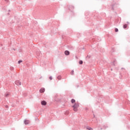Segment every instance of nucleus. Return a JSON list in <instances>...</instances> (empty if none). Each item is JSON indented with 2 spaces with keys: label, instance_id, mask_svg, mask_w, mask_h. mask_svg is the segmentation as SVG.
Segmentation results:
<instances>
[{
  "label": "nucleus",
  "instance_id": "1",
  "mask_svg": "<svg viewBox=\"0 0 130 130\" xmlns=\"http://www.w3.org/2000/svg\"><path fill=\"white\" fill-rule=\"evenodd\" d=\"M15 84L17 86H19L21 85V82L20 81L17 80L15 82Z\"/></svg>",
  "mask_w": 130,
  "mask_h": 130
},
{
  "label": "nucleus",
  "instance_id": "2",
  "mask_svg": "<svg viewBox=\"0 0 130 130\" xmlns=\"http://www.w3.org/2000/svg\"><path fill=\"white\" fill-rule=\"evenodd\" d=\"M24 123L25 124H29L30 123V121L29 120H25Z\"/></svg>",
  "mask_w": 130,
  "mask_h": 130
},
{
  "label": "nucleus",
  "instance_id": "3",
  "mask_svg": "<svg viewBox=\"0 0 130 130\" xmlns=\"http://www.w3.org/2000/svg\"><path fill=\"white\" fill-rule=\"evenodd\" d=\"M65 55H70V51L66 50L64 51Z\"/></svg>",
  "mask_w": 130,
  "mask_h": 130
},
{
  "label": "nucleus",
  "instance_id": "4",
  "mask_svg": "<svg viewBox=\"0 0 130 130\" xmlns=\"http://www.w3.org/2000/svg\"><path fill=\"white\" fill-rule=\"evenodd\" d=\"M73 107L78 108L79 107V104L78 103H75L74 106H73Z\"/></svg>",
  "mask_w": 130,
  "mask_h": 130
},
{
  "label": "nucleus",
  "instance_id": "5",
  "mask_svg": "<svg viewBox=\"0 0 130 130\" xmlns=\"http://www.w3.org/2000/svg\"><path fill=\"white\" fill-rule=\"evenodd\" d=\"M41 104H42V105L45 106V105H46V102L45 101H43L41 102Z\"/></svg>",
  "mask_w": 130,
  "mask_h": 130
},
{
  "label": "nucleus",
  "instance_id": "6",
  "mask_svg": "<svg viewBox=\"0 0 130 130\" xmlns=\"http://www.w3.org/2000/svg\"><path fill=\"white\" fill-rule=\"evenodd\" d=\"M45 91V88H42L40 90V93H43Z\"/></svg>",
  "mask_w": 130,
  "mask_h": 130
},
{
  "label": "nucleus",
  "instance_id": "7",
  "mask_svg": "<svg viewBox=\"0 0 130 130\" xmlns=\"http://www.w3.org/2000/svg\"><path fill=\"white\" fill-rule=\"evenodd\" d=\"M75 102H76V100H75V99H72L71 103L74 104Z\"/></svg>",
  "mask_w": 130,
  "mask_h": 130
},
{
  "label": "nucleus",
  "instance_id": "8",
  "mask_svg": "<svg viewBox=\"0 0 130 130\" xmlns=\"http://www.w3.org/2000/svg\"><path fill=\"white\" fill-rule=\"evenodd\" d=\"M73 110L74 111H78V108H75V107H73Z\"/></svg>",
  "mask_w": 130,
  "mask_h": 130
},
{
  "label": "nucleus",
  "instance_id": "9",
  "mask_svg": "<svg viewBox=\"0 0 130 130\" xmlns=\"http://www.w3.org/2000/svg\"><path fill=\"white\" fill-rule=\"evenodd\" d=\"M111 64H112V66H115V61L112 62L111 63Z\"/></svg>",
  "mask_w": 130,
  "mask_h": 130
},
{
  "label": "nucleus",
  "instance_id": "10",
  "mask_svg": "<svg viewBox=\"0 0 130 130\" xmlns=\"http://www.w3.org/2000/svg\"><path fill=\"white\" fill-rule=\"evenodd\" d=\"M57 79H58V80H61V76H58L57 77Z\"/></svg>",
  "mask_w": 130,
  "mask_h": 130
},
{
  "label": "nucleus",
  "instance_id": "11",
  "mask_svg": "<svg viewBox=\"0 0 130 130\" xmlns=\"http://www.w3.org/2000/svg\"><path fill=\"white\" fill-rule=\"evenodd\" d=\"M123 27L124 29H126V28H127V25L124 24Z\"/></svg>",
  "mask_w": 130,
  "mask_h": 130
},
{
  "label": "nucleus",
  "instance_id": "12",
  "mask_svg": "<svg viewBox=\"0 0 130 130\" xmlns=\"http://www.w3.org/2000/svg\"><path fill=\"white\" fill-rule=\"evenodd\" d=\"M79 64H83V61L82 60L79 61Z\"/></svg>",
  "mask_w": 130,
  "mask_h": 130
},
{
  "label": "nucleus",
  "instance_id": "13",
  "mask_svg": "<svg viewBox=\"0 0 130 130\" xmlns=\"http://www.w3.org/2000/svg\"><path fill=\"white\" fill-rule=\"evenodd\" d=\"M9 95H10L9 93H7L5 94V97H8L9 96Z\"/></svg>",
  "mask_w": 130,
  "mask_h": 130
},
{
  "label": "nucleus",
  "instance_id": "14",
  "mask_svg": "<svg viewBox=\"0 0 130 130\" xmlns=\"http://www.w3.org/2000/svg\"><path fill=\"white\" fill-rule=\"evenodd\" d=\"M103 127H104V129H106V128H107V126L106 125H104L103 126Z\"/></svg>",
  "mask_w": 130,
  "mask_h": 130
},
{
  "label": "nucleus",
  "instance_id": "15",
  "mask_svg": "<svg viewBox=\"0 0 130 130\" xmlns=\"http://www.w3.org/2000/svg\"><path fill=\"white\" fill-rule=\"evenodd\" d=\"M87 129L89 130H93V129L91 127H88V128H87Z\"/></svg>",
  "mask_w": 130,
  "mask_h": 130
},
{
  "label": "nucleus",
  "instance_id": "16",
  "mask_svg": "<svg viewBox=\"0 0 130 130\" xmlns=\"http://www.w3.org/2000/svg\"><path fill=\"white\" fill-rule=\"evenodd\" d=\"M115 32H117V31H118V29L117 28H116L115 29Z\"/></svg>",
  "mask_w": 130,
  "mask_h": 130
},
{
  "label": "nucleus",
  "instance_id": "17",
  "mask_svg": "<svg viewBox=\"0 0 130 130\" xmlns=\"http://www.w3.org/2000/svg\"><path fill=\"white\" fill-rule=\"evenodd\" d=\"M71 75L73 76L74 75V70H73L72 72H71Z\"/></svg>",
  "mask_w": 130,
  "mask_h": 130
},
{
  "label": "nucleus",
  "instance_id": "18",
  "mask_svg": "<svg viewBox=\"0 0 130 130\" xmlns=\"http://www.w3.org/2000/svg\"><path fill=\"white\" fill-rule=\"evenodd\" d=\"M23 61H22V60H19L18 61V63L19 64H20V63H21V62H22Z\"/></svg>",
  "mask_w": 130,
  "mask_h": 130
},
{
  "label": "nucleus",
  "instance_id": "19",
  "mask_svg": "<svg viewBox=\"0 0 130 130\" xmlns=\"http://www.w3.org/2000/svg\"><path fill=\"white\" fill-rule=\"evenodd\" d=\"M49 79H50V80H52V77L50 76V77H49Z\"/></svg>",
  "mask_w": 130,
  "mask_h": 130
},
{
  "label": "nucleus",
  "instance_id": "20",
  "mask_svg": "<svg viewBox=\"0 0 130 130\" xmlns=\"http://www.w3.org/2000/svg\"><path fill=\"white\" fill-rule=\"evenodd\" d=\"M5 107H6V108H9V106H6Z\"/></svg>",
  "mask_w": 130,
  "mask_h": 130
},
{
  "label": "nucleus",
  "instance_id": "21",
  "mask_svg": "<svg viewBox=\"0 0 130 130\" xmlns=\"http://www.w3.org/2000/svg\"><path fill=\"white\" fill-rule=\"evenodd\" d=\"M101 130H102V129H103V128H101Z\"/></svg>",
  "mask_w": 130,
  "mask_h": 130
},
{
  "label": "nucleus",
  "instance_id": "22",
  "mask_svg": "<svg viewBox=\"0 0 130 130\" xmlns=\"http://www.w3.org/2000/svg\"><path fill=\"white\" fill-rule=\"evenodd\" d=\"M13 50H16L15 49H13Z\"/></svg>",
  "mask_w": 130,
  "mask_h": 130
},
{
  "label": "nucleus",
  "instance_id": "23",
  "mask_svg": "<svg viewBox=\"0 0 130 130\" xmlns=\"http://www.w3.org/2000/svg\"><path fill=\"white\" fill-rule=\"evenodd\" d=\"M111 71H112V69H111Z\"/></svg>",
  "mask_w": 130,
  "mask_h": 130
}]
</instances>
